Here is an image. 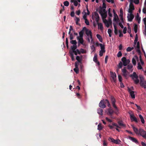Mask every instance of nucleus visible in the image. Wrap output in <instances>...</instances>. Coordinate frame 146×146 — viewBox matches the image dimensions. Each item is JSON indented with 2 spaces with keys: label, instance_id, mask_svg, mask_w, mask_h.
I'll return each mask as SVG.
<instances>
[{
  "label": "nucleus",
  "instance_id": "obj_52",
  "mask_svg": "<svg viewBox=\"0 0 146 146\" xmlns=\"http://www.w3.org/2000/svg\"><path fill=\"white\" fill-rule=\"evenodd\" d=\"M119 37H121L123 36V34L122 33V31L121 30H119Z\"/></svg>",
  "mask_w": 146,
  "mask_h": 146
},
{
  "label": "nucleus",
  "instance_id": "obj_41",
  "mask_svg": "<svg viewBox=\"0 0 146 146\" xmlns=\"http://www.w3.org/2000/svg\"><path fill=\"white\" fill-rule=\"evenodd\" d=\"M133 67V66L132 64H129L127 66V69L130 70Z\"/></svg>",
  "mask_w": 146,
  "mask_h": 146
},
{
  "label": "nucleus",
  "instance_id": "obj_63",
  "mask_svg": "<svg viewBox=\"0 0 146 146\" xmlns=\"http://www.w3.org/2000/svg\"><path fill=\"white\" fill-rule=\"evenodd\" d=\"M137 28H138L137 25L135 24H134V30L137 29Z\"/></svg>",
  "mask_w": 146,
  "mask_h": 146
},
{
  "label": "nucleus",
  "instance_id": "obj_21",
  "mask_svg": "<svg viewBox=\"0 0 146 146\" xmlns=\"http://www.w3.org/2000/svg\"><path fill=\"white\" fill-rule=\"evenodd\" d=\"M84 33V31L83 28L82 30L79 32V38H83V37Z\"/></svg>",
  "mask_w": 146,
  "mask_h": 146
},
{
  "label": "nucleus",
  "instance_id": "obj_64",
  "mask_svg": "<svg viewBox=\"0 0 146 146\" xmlns=\"http://www.w3.org/2000/svg\"><path fill=\"white\" fill-rule=\"evenodd\" d=\"M70 15L72 17H74V11H72L71 12Z\"/></svg>",
  "mask_w": 146,
  "mask_h": 146
},
{
  "label": "nucleus",
  "instance_id": "obj_37",
  "mask_svg": "<svg viewBox=\"0 0 146 146\" xmlns=\"http://www.w3.org/2000/svg\"><path fill=\"white\" fill-rule=\"evenodd\" d=\"M134 48L133 47H128L127 49V52H130Z\"/></svg>",
  "mask_w": 146,
  "mask_h": 146
},
{
  "label": "nucleus",
  "instance_id": "obj_49",
  "mask_svg": "<svg viewBox=\"0 0 146 146\" xmlns=\"http://www.w3.org/2000/svg\"><path fill=\"white\" fill-rule=\"evenodd\" d=\"M118 78L119 81L120 82H122V78L121 76L120 75H118Z\"/></svg>",
  "mask_w": 146,
  "mask_h": 146
},
{
  "label": "nucleus",
  "instance_id": "obj_38",
  "mask_svg": "<svg viewBox=\"0 0 146 146\" xmlns=\"http://www.w3.org/2000/svg\"><path fill=\"white\" fill-rule=\"evenodd\" d=\"M64 6L67 7L69 5V3L68 1H66L64 2Z\"/></svg>",
  "mask_w": 146,
  "mask_h": 146
},
{
  "label": "nucleus",
  "instance_id": "obj_14",
  "mask_svg": "<svg viewBox=\"0 0 146 146\" xmlns=\"http://www.w3.org/2000/svg\"><path fill=\"white\" fill-rule=\"evenodd\" d=\"M135 9L134 7L133 4H131L129 5V8L128 10V12L129 13H132L133 11Z\"/></svg>",
  "mask_w": 146,
  "mask_h": 146
},
{
  "label": "nucleus",
  "instance_id": "obj_48",
  "mask_svg": "<svg viewBox=\"0 0 146 146\" xmlns=\"http://www.w3.org/2000/svg\"><path fill=\"white\" fill-rule=\"evenodd\" d=\"M76 59V60L78 61V62H81V60L80 59V58L79 56H77Z\"/></svg>",
  "mask_w": 146,
  "mask_h": 146
},
{
  "label": "nucleus",
  "instance_id": "obj_45",
  "mask_svg": "<svg viewBox=\"0 0 146 146\" xmlns=\"http://www.w3.org/2000/svg\"><path fill=\"white\" fill-rule=\"evenodd\" d=\"M122 55V54L121 51H119L118 52L117 54V56L118 57H121Z\"/></svg>",
  "mask_w": 146,
  "mask_h": 146
},
{
  "label": "nucleus",
  "instance_id": "obj_27",
  "mask_svg": "<svg viewBox=\"0 0 146 146\" xmlns=\"http://www.w3.org/2000/svg\"><path fill=\"white\" fill-rule=\"evenodd\" d=\"M113 26L114 29V33L115 35H117V27L115 24L113 23Z\"/></svg>",
  "mask_w": 146,
  "mask_h": 146
},
{
  "label": "nucleus",
  "instance_id": "obj_19",
  "mask_svg": "<svg viewBox=\"0 0 146 146\" xmlns=\"http://www.w3.org/2000/svg\"><path fill=\"white\" fill-rule=\"evenodd\" d=\"M111 75V77L112 78L113 81L115 82L116 80V75L115 73H114L113 72H111L110 73Z\"/></svg>",
  "mask_w": 146,
  "mask_h": 146
},
{
  "label": "nucleus",
  "instance_id": "obj_8",
  "mask_svg": "<svg viewBox=\"0 0 146 146\" xmlns=\"http://www.w3.org/2000/svg\"><path fill=\"white\" fill-rule=\"evenodd\" d=\"M130 118L131 121H135L136 123H138V121L137 118L134 116L133 114H130Z\"/></svg>",
  "mask_w": 146,
  "mask_h": 146
},
{
  "label": "nucleus",
  "instance_id": "obj_15",
  "mask_svg": "<svg viewBox=\"0 0 146 146\" xmlns=\"http://www.w3.org/2000/svg\"><path fill=\"white\" fill-rule=\"evenodd\" d=\"M128 92L129 93L131 98L133 99L135 98V95L134 94V91H132L131 89L129 88L128 89Z\"/></svg>",
  "mask_w": 146,
  "mask_h": 146
},
{
  "label": "nucleus",
  "instance_id": "obj_62",
  "mask_svg": "<svg viewBox=\"0 0 146 146\" xmlns=\"http://www.w3.org/2000/svg\"><path fill=\"white\" fill-rule=\"evenodd\" d=\"M81 53H82V54L85 53L86 52V51L84 50V49L81 48Z\"/></svg>",
  "mask_w": 146,
  "mask_h": 146
},
{
  "label": "nucleus",
  "instance_id": "obj_51",
  "mask_svg": "<svg viewBox=\"0 0 146 146\" xmlns=\"http://www.w3.org/2000/svg\"><path fill=\"white\" fill-rule=\"evenodd\" d=\"M122 65H123V64H122V62H120L118 66V67L120 68H121L122 67Z\"/></svg>",
  "mask_w": 146,
  "mask_h": 146
},
{
  "label": "nucleus",
  "instance_id": "obj_53",
  "mask_svg": "<svg viewBox=\"0 0 146 146\" xmlns=\"http://www.w3.org/2000/svg\"><path fill=\"white\" fill-rule=\"evenodd\" d=\"M130 62V61L129 59L126 60V61H125L124 62H125V66H126L127 64H129Z\"/></svg>",
  "mask_w": 146,
  "mask_h": 146
},
{
  "label": "nucleus",
  "instance_id": "obj_60",
  "mask_svg": "<svg viewBox=\"0 0 146 146\" xmlns=\"http://www.w3.org/2000/svg\"><path fill=\"white\" fill-rule=\"evenodd\" d=\"M106 1L108 3L111 2L112 3H114V0H106Z\"/></svg>",
  "mask_w": 146,
  "mask_h": 146
},
{
  "label": "nucleus",
  "instance_id": "obj_3",
  "mask_svg": "<svg viewBox=\"0 0 146 146\" xmlns=\"http://www.w3.org/2000/svg\"><path fill=\"white\" fill-rule=\"evenodd\" d=\"M130 76L133 80L135 84H137L139 83V80L138 79V75L135 72H133L132 74L130 75Z\"/></svg>",
  "mask_w": 146,
  "mask_h": 146
},
{
  "label": "nucleus",
  "instance_id": "obj_55",
  "mask_svg": "<svg viewBox=\"0 0 146 146\" xmlns=\"http://www.w3.org/2000/svg\"><path fill=\"white\" fill-rule=\"evenodd\" d=\"M135 105L136 106V107L137 108V109L139 110H141V107L140 106H139L138 105H137L136 104H135Z\"/></svg>",
  "mask_w": 146,
  "mask_h": 146
},
{
  "label": "nucleus",
  "instance_id": "obj_32",
  "mask_svg": "<svg viewBox=\"0 0 146 146\" xmlns=\"http://www.w3.org/2000/svg\"><path fill=\"white\" fill-rule=\"evenodd\" d=\"M126 58L125 57H123L121 59V60L123 62V64L125 66L126 65L124 62L125 61H126Z\"/></svg>",
  "mask_w": 146,
  "mask_h": 146
},
{
  "label": "nucleus",
  "instance_id": "obj_7",
  "mask_svg": "<svg viewBox=\"0 0 146 146\" xmlns=\"http://www.w3.org/2000/svg\"><path fill=\"white\" fill-rule=\"evenodd\" d=\"M105 100H102L99 104V106L101 108H105L106 106L105 105Z\"/></svg>",
  "mask_w": 146,
  "mask_h": 146
},
{
  "label": "nucleus",
  "instance_id": "obj_28",
  "mask_svg": "<svg viewBox=\"0 0 146 146\" xmlns=\"http://www.w3.org/2000/svg\"><path fill=\"white\" fill-rule=\"evenodd\" d=\"M139 116L141 119V123H145V121L143 116L141 115H139Z\"/></svg>",
  "mask_w": 146,
  "mask_h": 146
},
{
  "label": "nucleus",
  "instance_id": "obj_29",
  "mask_svg": "<svg viewBox=\"0 0 146 146\" xmlns=\"http://www.w3.org/2000/svg\"><path fill=\"white\" fill-rule=\"evenodd\" d=\"M71 2L72 3H74V5L75 6H77L78 3L76 0H71Z\"/></svg>",
  "mask_w": 146,
  "mask_h": 146
},
{
  "label": "nucleus",
  "instance_id": "obj_16",
  "mask_svg": "<svg viewBox=\"0 0 146 146\" xmlns=\"http://www.w3.org/2000/svg\"><path fill=\"white\" fill-rule=\"evenodd\" d=\"M77 40H78V46H79L80 44H83L84 40L83 38H79L78 36L77 37Z\"/></svg>",
  "mask_w": 146,
  "mask_h": 146
},
{
  "label": "nucleus",
  "instance_id": "obj_61",
  "mask_svg": "<svg viewBox=\"0 0 146 146\" xmlns=\"http://www.w3.org/2000/svg\"><path fill=\"white\" fill-rule=\"evenodd\" d=\"M134 2L136 4H138L139 3V0H134Z\"/></svg>",
  "mask_w": 146,
  "mask_h": 146
},
{
  "label": "nucleus",
  "instance_id": "obj_31",
  "mask_svg": "<svg viewBox=\"0 0 146 146\" xmlns=\"http://www.w3.org/2000/svg\"><path fill=\"white\" fill-rule=\"evenodd\" d=\"M71 49L73 50H75L77 48V46L76 45H73L72 46H71Z\"/></svg>",
  "mask_w": 146,
  "mask_h": 146
},
{
  "label": "nucleus",
  "instance_id": "obj_57",
  "mask_svg": "<svg viewBox=\"0 0 146 146\" xmlns=\"http://www.w3.org/2000/svg\"><path fill=\"white\" fill-rule=\"evenodd\" d=\"M108 58V56H106L105 57V64H107V60Z\"/></svg>",
  "mask_w": 146,
  "mask_h": 146
},
{
  "label": "nucleus",
  "instance_id": "obj_59",
  "mask_svg": "<svg viewBox=\"0 0 146 146\" xmlns=\"http://www.w3.org/2000/svg\"><path fill=\"white\" fill-rule=\"evenodd\" d=\"M91 48L92 52H94L95 50V48L93 45L91 46Z\"/></svg>",
  "mask_w": 146,
  "mask_h": 146
},
{
  "label": "nucleus",
  "instance_id": "obj_11",
  "mask_svg": "<svg viewBox=\"0 0 146 146\" xmlns=\"http://www.w3.org/2000/svg\"><path fill=\"white\" fill-rule=\"evenodd\" d=\"M134 16L132 13H130V14H128L127 18L128 21H129L131 22L132 21L133 19L134 18Z\"/></svg>",
  "mask_w": 146,
  "mask_h": 146
},
{
  "label": "nucleus",
  "instance_id": "obj_33",
  "mask_svg": "<svg viewBox=\"0 0 146 146\" xmlns=\"http://www.w3.org/2000/svg\"><path fill=\"white\" fill-rule=\"evenodd\" d=\"M105 50H101L100 51L99 55L100 56H103V54L105 52Z\"/></svg>",
  "mask_w": 146,
  "mask_h": 146
},
{
  "label": "nucleus",
  "instance_id": "obj_39",
  "mask_svg": "<svg viewBox=\"0 0 146 146\" xmlns=\"http://www.w3.org/2000/svg\"><path fill=\"white\" fill-rule=\"evenodd\" d=\"M105 0H103V1H102V2H103L102 7L103 8L106 9V5L105 3Z\"/></svg>",
  "mask_w": 146,
  "mask_h": 146
},
{
  "label": "nucleus",
  "instance_id": "obj_6",
  "mask_svg": "<svg viewBox=\"0 0 146 146\" xmlns=\"http://www.w3.org/2000/svg\"><path fill=\"white\" fill-rule=\"evenodd\" d=\"M83 29L84 33L85 32V33L88 37H89V36L92 34V33L91 31L89 30L86 27H83Z\"/></svg>",
  "mask_w": 146,
  "mask_h": 146
},
{
  "label": "nucleus",
  "instance_id": "obj_13",
  "mask_svg": "<svg viewBox=\"0 0 146 146\" xmlns=\"http://www.w3.org/2000/svg\"><path fill=\"white\" fill-rule=\"evenodd\" d=\"M125 68V67H124L123 69H122V71L123 73V76L125 78H126L129 72L127 71Z\"/></svg>",
  "mask_w": 146,
  "mask_h": 146
},
{
  "label": "nucleus",
  "instance_id": "obj_12",
  "mask_svg": "<svg viewBox=\"0 0 146 146\" xmlns=\"http://www.w3.org/2000/svg\"><path fill=\"white\" fill-rule=\"evenodd\" d=\"M108 112L107 114L110 116H112L113 113L114 112V111L111 108H110L107 109Z\"/></svg>",
  "mask_w": 146,
  "mask_h": 146
},
{
  "label": "nucleus",
  "instance_id": "obj_50",
  "mask_svg": "<svg viewBox=\"0 0 146 146\" xmlns=\"http://www.w3.org/2000/svg\"><path fill=\"white\" fill-rule=\"evenodd\" d=\"M86 9H87V13H86V14L87 15H90V11H89V10H88V6L87 5L86 6Z\"/></svg>",
  "mask_w": 146,
  "mask_h": 146
},
{
  "label": "nucleus",
  "instance_id": "obj_17",
  "mask_svg": "<svg viewBox=\"0 0 146 146\" xmlns=\"http://www.w3.org/2000/svg\"><path fill=\"white\" fill-rule=\"evenodd\" d=\"M94 15L95 16L96 21L97 23H98L100 19V17L99 15L96 12H94Z\"/></svg>",
  "mask_w": 146,
  "mask_h": 146
},
{
  "label": "nucleus",
  "instance_id": "obj_36",
  "mask_svg": "<svg viewBox=\"0 0 146 146\" xmlns=\"http://www.w3.org/2000/svg\"><path fill=\"white\" fill-rule=\"evenodd\" d=\"M70 43L74 45H76L77 42L76 40H72L70 41Z\"/></svg>",
  "mask_w": 146,
  "mask_h": 146
},
{
  "label": "nucleus",
  "instance_id": "obj_54",
  "mask_svg": "<svg viewBox=\"0 0 146 146\" xmlns=\"http://www.w3.org/2000/svg\"><path fill=\"white\" fill-rule=\"evenodd\" d=\"M143 13L144 14H146V6H145L143 9Z\"/></svg>",
  "mask_w": 146,
  "mask_h": 146
},
{
  "label": "nucleus",
  "instance_id": "obj_10",
  "mask_svg": "<svg viewBox=\"0 0 146 146\" xmlns=\"http://www.w3.org/2000/svg\"><path fill=\"white\" fill-rule=\"evenodd\" d=\"M99 13L101 15L103 20L106 19L107 17V13H102V10H100L99 11Z\"/></svg>",
  "mask_w": 146,
  "mask_h": 146
},
{
  "label": "nucleus",
  "instance_id": "obj_24",
  "mask_svg": "<svg viewBox=\"0 0 146 146\" xmlns=\"http://www.w3.org/2000/svg\"><path fill=\"white\" fill-rule=\"evenodd\" d=\"M97 24L98 25V28L101 30H103V29L104 28L102 24L101 23H99L98 22L97 23Z\"/></svg>",
  "mask_w": 146,
  "mask_h": 146
},
{
  "label": "nucleus",
  "instance_id": "obj_2",
  "mask_svg": "<svg viewBox=\"0 0 146 146\" xmlns=\"http://www.w3.org/2000/svg\"><path fill=\"white\" fill-rule=\"evenodd\" d=\"M134 131L137 134L140 135L144 138L146 139V131L142 128H140L138 130L134 125H132Z\"/></svg>",
  "mask_w": 146,
  "mask_h": 146
},
{
  "label": "nucleus",
  "instance_id": "obj_42",
  "mask_svg": "<svg viewBox=\"0 0 146 146\" xmlns=\"http://www.w3.org/2000/svg\"><path fill=\"white\" fill-rule=\"evenodd\" d=\"M70 56H71V59H72V61L74 60V55H73L72 52H70Z\"/></svg>",
  "mask_w": 146,
  "mask_h": 146
},
{
  "label": "nucleus",
  "instance_id": "obj_46",
  "mask_svg": "<svg viewBox=\"0 0 146 146\" xmlns=\"http://www.w3.org/2000/svg\"><path fill=\"white\" fill-rule=\"evenodd\" d=\"M74 71L76 72V74H78L79 72V69L78 68H75L74 69Z\"/></svg>",
  "mask_w": 146,
  "mask_h": 146
},
{
  "label": "nucleus",
  "instance_id": "obj_1",
  "mask_svg": "<svg viewBox=\"0 0 146 146\" xmlns=\"http://www.w3.org/2000/svg\"><path fill=\"white\" fill-rule=\"evenodd\" d=\"M118 124L114 122H112V125L109 124L108 125V127L111 129H113L114 128V127H119V128H125L126 125L123 123V122L122 120L119 121H117Z\"/></svg>",
  "mask_w": 146,
  "mask_h": 146
},
{
  "label": "nucleus",
  "instance_id": "obj_18",
  "mask_svg": "<svg viewBox=\"0 0 146 146\" xmlns=\"http://www.w3.org/2000/svg\"><path fill=\"white\" fill-rule=\"evenodd\" d=\"M114 17L113 19V21H115L117 23L120 21L119 19L118 18V16L117 14H114Z\"/></svg>",
  "mask_w": 146,
  "mask_h": 146
},
{
  "label": "nucleus",
  "instance_id": "obj_40",
  "mask_svg": "<svg viewBox=\"0 0 146 146\" xmlns=\"http://www.w3.org/2000/svg\"><path fill=\"white\" fill-rule=\"evenodd\" d=\"M132 62L133 64L134 65H136V62L135 59L134 58H133L132 59Z\"/></svg>",
  "mask_w": 146,
  "mask_h": 146
},
{
  "label": "nucleus",
  "instance_id": "obj_30",
  "mask_svg": "<svg viewBox=\"0 0 146 146\" xmlns=\"http://www.w3.org/2000/svg\"><path fill=\"white\" fill-rule=\"evenodd\" d=\"M105 104H106V103H107L108 104V106L110 108H111V105L110 104V102H109V101L107 99H106L105 100Z\"/></svg>",
  "mask_w": 146,
  "mask_h": 146
},
{
  "label": "nucleus",
  "instance_id": "obj_35",
  "mask_svg": "<svg viewBox=\"0 0 146 146\" xmlns=\"http://www.w3.org/2000/svg\"><path fill=\"white\" fill-rule=\"evenodd\" d=\"M139 78H140V83H141V82H143V81H144L145 80H144V78L143 77L141 76H139Z\"/></svg>",
  "mask_w": 146,
  "mask_h": 146
},
{
  "label": "nucleus",
  "instance_id": "obj_23",
  "mask_svg": "<svg viewBox=\"0 0 146 146\" xmlns=\"http://www.w3.org/2000/svg\"><path fill=\"white\" fill-rule=\"evenodd\" d=\"M93 60L98 65H100V62L97 60V56L96 55L94 56Z\"/></svg>",
  "mask_w": 146,
  "mask_h": 146
},
{
  "label": "nucleus",
  "instance_id": "obj_4",
  "mask_svg": "<svg viewBox=\"0 0 146 146\" xmlns=\"http://www.w3.org/2000/svg\"><path fill=\"white\" fill-rule=\"evenodd\" d=\"M103 22L104 23L106 27L108 28L109 27L110 25H111L112 24L111 19L110 17L108 18V21L106 19H103Z\"/></svg>",
  "mask_w": 146,
  "mask_h": 146
},
{
  "label": "nucleus",
  "instance_id": "obj_26",
  "mask_svg": "<svg viewBox=\"0 0 146 146\" xmlns=\"http://www.w3.org/2000/svg\"><path fill=\"white\" fill-rule=\"evenodd\" d=\"M97 37L101 42H102V36L99 34H97L96 35Z\"/></svg>",
  "mask_w": 146,
  "mask_h": 146
},
{
  "label": "nucleus",
  "instance_id": "obj_20",
  "mask_svg": "<svg viewBox=\"0 0 146 146\" xmlns=\"http://www.w3.org/2000/svg\"><path fill=\"white\" fill-rule=\"evenodd\" d=\"M129 138L133 142H135L137 144L138 143V141L136 138L130 136L129 137Z\"/></svg>",
  "mask_w": 146,
  "mask_h": 146
},
{
  "label": "nucleus",
  "instance_id": "obj_9",
  "mask_svg": "<svg viewBox=\"0 0 146 146\" xmlns=\"http://www.w3.org/2000/svg\"><path fill=\"white\" fill-rule=\"evenodd\" d=\"M108 140L109 141L116 144H118L119 142L120 141L119 139L115 140L114 139L111 137L109 138Z\"/></svg>",
  "mask_w": 146,
  "mask_h": 146
},
{
  "label": "nucleus",
  "instance_id": "obj_22",
  "mask_svg": "<svg viewBox=\"0 0 146 146\" xmlns=\"http://www.w3.org/2000/svg\"><path fill=\"white\" fill-rule=\"evenodd\" d=\"M140 84L141 87L144 88L145 89L146 88V81H144L142 82H141Z\"/></svg>",
  "mask_w": 146,
  "mask_h": 146
},
{
  "label": "nucleus",
  "instance_id": "obj_44",
  "mask_svg": "<svg viewBox=\"0 0 146 146\" xmlns=\"http://www.w3.org/2000/svg\"><path fill=\"white\" fill-rule=\"evenodd\" d=\"M137 67V68L138 69L141 70L142 68V67L141 65H140L139 62H138V63Z\"/></svg>",
  "mask_w": 146,
  "mask_h": 146
},
{
  "label": "nucleus",
  "instance_id": "obj_43",
  "mask_svg": "<svg viewBox=\"0 0 146 146\" xmlns=\"http://www.w3.org/2000/svg\"><path fill=\"white\" fill-rule=\"evenodd\" d=\"M102 127L100 123L98 125V129L99 130H101L102 129Z\"/></svg>",
  "mask_w": 146,
  "mask_h": 146
},
{
  "label": "nucleus",
  "instance_id": "obj_47",
  "mask_svg": "<svg viewBox=\"0 0 146 146\" xmlns=\"http://www.w3.org/2000/svg\"><path fill=\"white\" fill-rule=\"evenodd\" d=\"M135 19L136 20H139V19H141V18L140 17H139V14L138 13H137V14Z\"/></svg>",
  "mask_w": 146,
  "mask_h": 146
},
{
  "label": "nucleus",
  "instance_id": "obj_56",
  "mask_svg": "<svg viewBox=\"0 0 146 146\" xmlns=\"http://www.w3.org/2000/svg\"><path fill=\"white\" fill-rule=\"evenodd\" d=\"M85 20V23L87 25H89V24H90L89 22L88 21V20L87 19H86V20Z\"/></svg>",
  "mask_w": 146,
  "mask_h": 146
},
{
  "label": "nucleus",
  "instance_id": "obj_25",
  "mask_svg": "<svg viewBox=\"0 0 146 146\" xmlns=\"http://www.w3.org/2000/svg\"><path fill=\"white\" fill-rule=\"evenodd\" d=\"M103 111V110L101 108H98L97 110V112L100 115H102L103 114L102 112Z\"/></svg>",
  "mask_w": 146,
  "mask_h": 146
},
{
  "label": "nucleus",
  "instance_id": "obj_5",
  "mask_svg": "<svg viewBox=\"0 0 146 146\" xmlns=\"http://www.w3.org/2000/svg\"><path fill=\"white\" fill-rule=\"evenodd\" d=\"M111 103L113 105V107L117 111H118V108L115 104L116 100L115 98L112 96L111 97Z\"/></svg>",
  "mask_w": 146,
  "mask_h": 146
},
{
  "label": "nucleus",
  "instance_id": "obj_58",
  "mask_svg": "<svg viewBox=\"0 0 146 146\" xmlns=\"http://www.w3.org/2000/svg\"><path fill=\"white\" fill-rule=\"evenodd\" d=\"M87 15L86 14V12L85 13V14L83 16V18L84 20H86V19H87Z\"/></svg>",
  "mask_w": 146,
  "mask_h": 146
},
{
  "label": "nucleus",
  "instance_id": "obj_34",
  "mask_svg": "<svg viewBox=\"0 0 146 146\" xmlns=\"http://www.w3.org/2000/svg\"><path fill=\"white\" fill-rule=\"evenodd\" d=\"M100 47L101 50H105V46L102 44H100Z\"/></svg>",
  "mask_w": 146,
  "mask_h": 146
}]
</instances>
